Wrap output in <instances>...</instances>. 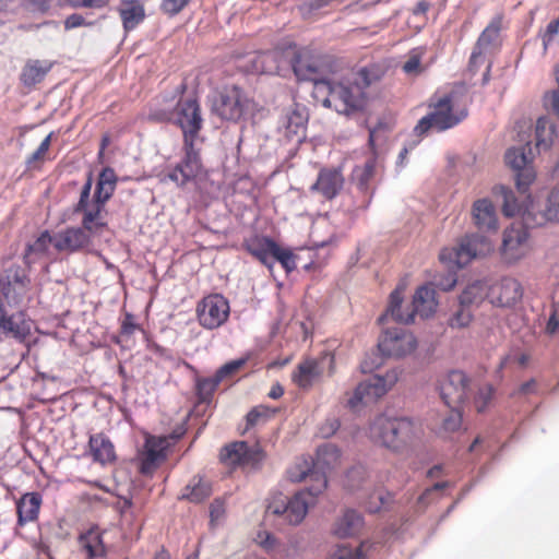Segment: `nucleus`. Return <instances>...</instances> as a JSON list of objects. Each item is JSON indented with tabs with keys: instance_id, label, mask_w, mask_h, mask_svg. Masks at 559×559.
Returning <instances> with one entry per match:
<instances>
[{
	"instance_id": "obj_13",
	"label": "nucleus",
	"mask_w": 559,
	"mask_h": 559,
	"mask_svg": "<svg viewBox=\"0 0 559 559\" xmlns=\"http://www.w3.org/2000/svg\"><path fill=\"white\" fill-rule=\"evenodd\" d=\"M229 302L221 294H212L204 297L197 307L200 324L209 330L223 325L229 317Z\"/></svg>"
},
{
	"instance_id": "obj_11",
	"label": "nucleus",
	"mask_w": 559,
	"mask_h": 559,
	"mask_svg": "<svg viewBox=\"0 0 559 559\" xmlns=\"http://www.w3.org/2000/svg\"><path fill=\"white\" fill-rule=\"evenodd\" d=\"M506 163L512 168L515 176L516 188L520 192L525 193L535 180L536 174L531 165L532 148L527 142L525 145L510 147L504 155Z\"/></svg>"
},
{
	"instance_id": "obj_57",
	"label": "nucleus",
	"mask_w": 559,
	"mask_h": 559,
	"mask_svg": "<svg viewBox=\"0 0 559 559\" xmlns=\"http://www.w3.org/2000/svg\"><path fill=\"white\" fill-rule=\"evenodd\" d=\"M545 108L559 118V91L554 90L544 97Z\"/></svg>"
},
{
	"instance_id": "obj_28",
	"label": "nucleus",
	"mask_w": 559,
	"mask_h": 559,
	"mask_svg": "<svg viewBox=\"0 0 559 559\" xmlns=\"http://www.w3.org/2000/svg\"><path fill=\"white\" fill-rule=\"evenodd\" d=\"M51 68L52 63L48 60L29 59L21 71L20 80L24 86H34L45 79Z\"/></svg>"
},
{
	"instance_id": "obj_10",
	"label": "nucleus",
	"mask_w": 559,
	"mask_h": 559,
	"mask_svg": "<svg viewBox=\"0 0 559 559\" xmlns=\"http://www.w3.org/2000/svg\"><path fill=\"white\" fill-rule=\"evenodd\" d=\"M92 190V175L88 176L86 182L82 187L80 200L75 206L76 213H83L82 226L90 234H96L107 226L106 222V203H99L95 198L90 200Z\"/></svg>"
},
{
	"instance_id": "obj_6",
	"label": "nucleus",
	"mask_w": 559,
	"mask_h": 559,
	"mask_svg": "<svg viewBox=\"0 0 559 559\" xmlns=\"http://www.w3.org/2000/svg\"><path fill=\"white\" fill-rule=\"evenodd\" d=\"M370 437L386 448L397 450L415 437V427L407 418H390L381 415L371 424Z\"/></svg>"
},
{
	"instance_id": "obj_8",
	"label": "nucleus",
	"mask_w": 559,
	"mask_h": 559,
	"mask_svg": "<svg viewBox=\"0 0 559 559\" xmlns=\"http://www.w3.org/2000/svg\"><path fill=\"white\" fill-rule=\"evenodd\" d=\"M399 377L400 372L396 369L388 371L384 376L369 377L356 386L347 401V406L352 411H357L364 405L374 403L397 382Z\"/></svg>"
},
{
	"instance_id": "obj_14",
	"label": "nucleus",
	"mask_w": 559,
	"mask_h": 559,
	"mask_svg": "<svg viewBox=\"0 0 559 559\" xmlns=\"http://www.w3.org/2000/svg\"><path fill=\"white\" fill-rule=\"evenodd\" d=\"M501 24L502 19L500 16H496L481 32L469 58L471 70H477L485 63L487 56L499 49L501 45Z\"/></svg>"
},
{
	"instance_id": "obj_53",
	"label": "nucleus",
	"mask_w": 559,
	"mask_h": 559,
	"mask_svg": "<svg viewBox=\"0 0 559 559\" xmlns=\"http://www.w3.org/2000/svg\"><path fill=\"white\" fill-rule=\"evenodd\" d=\"M559 34V16L551 21L544 33L540 35L543 40L544 50L548 49V46L552 43L555 37Z\"/></svg>"
},
{
	"instance_id": "obj_49",
	"label": "nucleus",
	"mask_w": 559,
	"mask_h": 559,
	"mask_svg": "<svg viewBox=\"0 0 559 559\" xmlns=\"http://www.w3.org/2000/svg\"><path fill=\"white\" fill-rule=\"evenodd\" d=\"M222 380L215 374L212 378L199 380L197 391L201 401H207Z\"/></svg>"
},
{
	"instance_id": "obj_31",
	"label": "nucleus",
	"mask_w": 559,
	"mask_h": 559,
	"mask_svg": "<svg viewBox=\"0 0 559 559\" xmlns=\"http://www.w3.org/2000/svg\"><path fill=\"white\" fill-rule=\"evenodd\" d=\"M41 504V496L38 492H28L22 496L17 501V522L24 525L27 522L35 521L38 516Z\"/></svg>"
},
{
	"instance_id": "obj_17",
	"label": "nucleus",
	"mask_w": 559,
	"mask_h": 559,
	"mask_svg": "<svg viewBox=\"0 0 559 559\" xmlns=\"http://www.w3.org/2000/svg\"><path fill=\"white\" fill-rule=\"evenodd\" d=\"M471 382L461 370L450 371L440 382V395L449 407H460L469 396Z\"/></svg>"
},
{
	"instance_id": "obj_51",
	"label": "nucleus",
	"mask_w": 559,
	"mask_h": 559,
	"mask_svg": "<svg viewBox=\"0 0 559 559\" xmlns=\"http://www.w3.org/2000/svg\"><path fill=\"white\" fill-rule=\"evenodd\" d=\"M492 394H493V388L491 385L486 384V385L479 388L478 393L475 399V405L479 413L485 411L487 404L489 403V401L492 397Z\"/></svg>"
},
{
	"instance_id": "obj_42",
	"label": "nucleus",
	"mask_w": 559,
	"mask_h": 559,
	"mask_svg": "<svg viewBox=\"0 0 559 559\" xmlns=\"http://www.w3.org/2000/svg\"><path fill=\"white\" fill-rule=\"evenodd\" d=\"M340 459V451L333 444H325L318 449L317 459L313 462L317 471H321L325 476V471L333 467Z\"/></svg>"
},
{
	"instance_id": "obj_27",
	"label": "nucleus",
	"mask_w": 559,
	"mask_h": 559,
	"mask_svg": "<svg viewBox=\"0 0 559 559\" xmlns=\"http://www.w3.org/2000/svg\"><path fill=\"white\" fill-rule=\"evenodd\" d=\"M261 459V449L259 447L249 448L245 441H238L226 445L221 453V460L229 465L248 463L254 464Z\"/></svg>"
},
{
	"instance_id": "obj_2",
	"label": "nucleus",
	"mask_w": 559,
	"mask_h": 559,
	"mask_svg": "<svg viewBox=\"0 0 559 559\" xmlns=\"http://www.w3.org/2000/svg\"><path fill=\"white\" fill-rule=\"evenodd\" d=\"M312 95L324 107L348 117L361 112L368 100L360 83L347 75L340 80L330 79L328 82L317 83Z\"/></svg>"
},
{
	"instance_id": "obj_4",
	"label": "nucleus",
	"mask_w": 559,
	"mask_h": 559,
	"mask_svg": "<svg viewBox=\"0 0 559 559\" xmlns=\"http://www.w3.org/2000/svg\"><path fill=\"white\" fill-rule=\"evenodd\" d=\"M492 250V243L486 237L479 235L465 236L457 247L443 249L440 252L441 262L448 265L449 272L467 265L473 259L487 255ZM456 284L453 274H449L445 282L438 283L442 290H450Z\"/></svg>"
},
{
	"instance_id": "obj_55",
	"label": "nucleus",
	"mask_w": 559,
	"mask_h": 559,
	"mask_svg": "<svg viewBox=\"0 0 559 559\" xmlns=\"http://www.w3.org/2000/svg\"><path fill=\"white\" fill-rule=\"evenodd\" d=\"M226 512V503L223 498H216L210 506L211 523L219 522Z\"/></svg>"
},
{
	"instance_id": "obj_61",
	"label": "nucleus",
	"mask_w": 559,
	"mask_h": 559,
	"mask_svg": "<svg viewBox=\"0 0 559 559\" xmlns=\"http://www.w3.org/2000/svg\"><path fill=\"white\" fill-rule=\"evenodd\" d=\"M72 7L76 8H102L108 0H67Z\"/></svg>"
},
{
	"instance_id": "obj_9",
	"label": "nucleus",
	"mask_w": 559,
	"mask_h": 559,
	"mask_svg": "<svg viewBox=\"0 0 559 559\" xmlns=\"http://www.w3.org/2000/svg\"><path fill=\"white\" fill-rule=\"evenodd\" d=\"M251 100L237 86L224 88L212 103V110L224 120L238 121L250 109Z\"/></svg>"
},
{
	"instance_id": "obj_62",
	"label": "nucleus",
	"mask_w": 559,
	"mask_h": 559,
	"mask_svg": "<svg viewBox=\"0 0 559 559\" xmlns=\"http://www.w3.org/2000/svg\"><path fill=\"white\" fill-rule=\"evenodd\" d=\"M330 559H359V555L346 547H340Z\"/></svg>"
},
{
	"instance_id": "obj_23",
	"label": "nucleus",
	"mask_w": 559,
	"mask_h": 559,
	"mask_svg": "<svg viewBox=\"0 0 559 559\" xmlns=\"http://www.w3.org/2000/svg\"><path fill=\"white\" fill-rule=\"evenodd\" d=\"M307 120L308 116L305 109L294 106L283 114L278 122V130L287 140L300 142L305 138Z\"/></svg>"
},
{
	"instance_id": "obj_22",
	"label": "nucleus",
	"mask_w": 559,
	"mask_h": 559,
	"mask_svg": "<svg viewBox=\"0 0 559 559\" xmlns=\"http://www.w3.org/2000/svg\"><path fill=\"white\" fill-rule=\"evenodd\" d=\"M185 158L173 170H170L166 178L174 181L177 186H183L192 180L201 169V162L194 144H185Z\"/></svg>"
},
{
	"instance_id": "obj_25",
	"label": "nucleus",
	"mask_w": 559,
	"mask_h": 559,
	"mask_svg": "<svg viewBox=\"0 0 559 559\" xmlns=\"http://www.w3.org/2000/svg\"><path fill=\"white\" fill-rule=\"evenodd\" d=\"M28 282L25 271L17 265H12L0 277V288L9 301L19 302L26 292Z\"/></svg>"
},
{
	"instance_id": "obj_35",
	"label": "nucleus",
	"mask_w": 559,
	"mask_h": 559,
	"mask_svg": "<svg viewBox=\"0 0 559 559\" xmlns=\"http://www.w3.org/2000/svg\"><path fill=\"white\" fill-rule=\"evenodd\" d=\"M117 185V176L112 168H104L97 180L96 189L94 192L95 199L99 203H106L114 194Z\"/></svg>"
},
{
	"instance_id": "obj_20",
	"label": "nucleus",
	"mask_w": 559,
	"mask_h": 559,
	"mask_svg": "<svg viewBox=\"0 0 559 559\" xmlns=\"http://www.w3.org/2000/svg\"><path fill=\"white\" fill-rule=\"evenodd\" d=\"M471 215L474 226L481 233L479 236L485 237L484 234H495L499 229L497 209L488 198L476 200L472 205ZM486 238L490 241L487 236Z\"/></svg>"
},
{
	"instance_id": "obj_16",
	"label": "nucleus",
	"mask_w": 559,
	"mask_h": 559,
	"mask_svg": "<svg viewBox=\"0 0 559 559\" xmlns=\"http://www.w3.org/2000/svg\"><path fill=\"white\" fill-rule=\"evenodd\" d=\"M176 121L183 132L185 144H194L203 121L197 99H181L177 104Z\"/></svg>"
},
{
	"instance_id": "obj_37",
	"label": "nucleus",
	"mask_w": 559,
	"mask_h": 559,
	"mask_svg": "<svg viewBox=\"0 0 559 559\" xmlns=\"http://www.w3.org/2000/svg\"><path fill=\"white\" fill-rule=\"evenodd\" d=\"M539 219H536V224L559 222V183L549 192L539 209Z\"/></svg>"
},
{
	"instance_id": "obj_39",
	"label": "nucleus",
	"mask_w": 559,
	"mask_h": 559,
	"mask_svg": "<svg viewBox=\"0 0 559 559\" xmlns=\"http://www.w3.org/2000/svg\"><path fill=\"white\" fill-rule=\"evenodd\" d=\"M536 146L539 150H548L556 138L555 124L547 118L540 117L535 128Z\"/></svg>"
},
{
	"instance_id": "obj_46",
	"label": "nucleus",
	"mask_w": 559,
	"mask_h": 559,
	"mask_svg": "<svg viewBox=\"0 0 559 559\" xmlns=\"http://www.w3.org/2000/svg\"><path fill=\"white\" fill-rule=\"evenodd\" d=\"M486 296V285L479 281L469 284L460 295V301L463 305H474L479 302Z\"/></svg>"
},
{
	"instance_id": "obj_33",
	"label": "nucleus",
	"mask_w": 559,
	"mask_h": 559,
	"mask_svg": "<svg viewBox=\"0 0 559 559\" xmlns=\"http://www.w3.org/2000/svg\"><path fill=\"white\" fill-rule=\"evenodd\" d=\"M212 485L201 476H194L183 488L180 499L200 503L212 493Z\"/></svg>"
},
{
	"instance_id": "obj_52",
	"label": "nucleus",
	"mask_w": 559,
	"mask_h": 559,
	"mask_svg": "<svg viewBox=\"0 0 559 559\" xmlns=\"http://www.w3.org/2000/svg\"><path fill=\"white\" fill-rule=\"evenodd\" d=\"M191 0H163L160 9L164 13L174 16L182 11Z\"/></svg>"
},
{
	"instance_id": "obj_50",
	"label": "nucleus",
	"mask_w": 559,
	"mask_h": 559,
	"mask_svg": "<svg viewBox=\"0 0 559 559\" xmlns=\"http://www.w3.org/2000/svg\"><path fill=\"white\" fill-rule=\"evenodd\" d=\"M462 424V414L459 407H450V413L442 420L441 430L444 432H454L460 429Z\"/></svg>"
},
{
	"instance_id": "obj_21",
	"label": "nucleus",
	"mask_w": 559,
	"mask_h": 559,
	"mask_svg": "<svg viewBox=\"0 0 559 559\" xmlns=\"http://www.w3.org/2000/svg\"><path fill=\"white\" fill-rule=\"evenodd\" d=\"M170 445L168 438L148 436L144 449L139 454L140 472L144 475L153 473L166 457V450Z\"/></svg>"
},
{
	"instance_id": "obj_41",
	"label": "nucleus",
	"mask_w": 559,
	"mask_h": 559,
	"mask_svg": "<svg viewBox=\"0 0 559 559\" xmlns=\"http://www.w3.org/2000/svg\"><path fill=\"white\" fill-rule=\"evenodd\" d=\"M521 284L514 278H506L500 284L499 301L501 306L510 307L522 297Z\"/></svg>"
},
{
	"instance_id": "obj_56",
	"label": "nucleus",
	"mask_w": 559,
	"mask_h": 559,
	"mask_svg": "<svg viewBox=\"0 0 559 559\" xmlns=\"http://www.w3.org/2000/svg\"><path fill=\"white\" fill-rule=\"evenodd\" d=\"M52 138V132L49 133L40 143L38 148L26 159V164L31 167L35 162L41 160L45 154L48 152L50 142Z\"/></svg>"
},
{
	"instance_id": "obj_7",
	"label": "nucleus",
	"mask_w": 559,
	"mask_h": 559,
	"mask_svg": "<svg viewBox=\"0 0 559 559\" xmlns=\"http://www.w3.org/2000/svg\"><path fill=\"white\" fill-rule=\"evenodd\" d=\"M246 250L272 271L274 262L281 263L286 273L297 267L296 255L289 248L278 246L269 237H251L245 242Z\"/></svg>"
},
{
	"instance_id": "obj_18",
	"label": "nucleus",
	"mask_w": 559,
	"mask_h": 559,
	"mask_svg": "<svg viewBox=\"0 0 559 559\" xmlns=\"http://www.w3.org/2000/svg\"><path fill=\"white\" fill-rule=\"evenodd\" d=\"M376 157H368L364 164L356 165L350 174V181L358 192V200L354 204V209L366 210L370 205L372 198V190L370 181L373 179L377 171Z\"/></svg>"
},
{
	"instance_id": "obj_60",
	"label": "nucleus",
	"mask_w": 559,
	"mask_h": 559,
	"mask_svg": "<svg viewBox=\"0 0 559 559\" xmlns=\"http://www.w3.org/2000/svg\"><path fill=\"white\" fill-rule=\"evenodd\" d=\"M243 364L242 360H234V361H230L228 364H225L224 366H222L217 371H216V376L218 377V379L221 380H224L226 377L233 374L234 372H236L240 366Z\"/></svg>"
},
{
	"instance_id": "obj_12",
	"label": "nucleus",
	"mask_w": 559,
	"mask_h": 559,
	"mask_svg": "<svg viewBox=\"0 0 559 559\" xmlns=\"http://www.w3.org/2000/svg\"><path fill=\"white\" fill-rule=\"evenodd\" d=\"M530 234L522 223H513L502 235L500 254L504 262L515 263L530 251Z\"/></svg>"
},
{
	"instance_id": "obj_19",
	"label": "nucleus",
	"mask_w": 559,
	"mask_h": 559,
	"mask_svg": "<svg viewBox=\"0 0 559 559\" xmlns=\"http://www.w3.org/2000/svg\"><path fill=\"white\" fill-rule=\"evenodd\" d=\"M292 67L297 79L313 82V88L317 83L328 82L330 80L324 76L325 63L323 59L312 55L308 50H301L296 53L292 61Z\"/></svg>"
},
{
	"instance_id": "obj_24",
	"label": "nucleus",
	"mask_w": 559,
	"mask_h": 559,
	"mask_svg": "<svg viewBox=\"0 0 559 559\" xmlns=\"http://www.w3.org/2000/svg\"><path fill=\"white\" fill-rule=\"evenodd\" d=\"M345 183L341 169L323 168L319 171L317 180L310 187V191L322 195L326 200L334 199Z\"/></svg>"
},
{
	"instance_id": "obj_54",
	"label": "nucleus",
	"mask_w": 559,
	"mask_h": 559,
	"mask_svg": "<svg viewBox=\"0 0 559 559\" xmlns=\"http://www.w3.org/2000/svg\"><path fill=\"white\" fill-rule=\"evenodd\" d=\"M16 28L22 32H36L41 28L49 29L53 34L58 32V25L56 22H52V21H46V22L38 23V24L22 23V24L17 25Z\"/></svg>"
},
{
	"instance_id": "obj_45",
	"label": "nucleus",
	"mask_w": 559,
	"mask_h": 559,
	"mask_svg": "<svg viewBox=\"0 0 559 559\" xmlns=\"http://www.w3.org/2000/svg\"><path fill=\"white\" fill-rule=\"evenodd\" d=\"M426 53L424 47H416L407 55V60L404 62L402 69L407 75H418L424 71L421 59Z\"/></svg>"
},
{
	"instance_id": "obj_64",
	"label": "nucleus",
	"mask_w": 559,
	"mask_h": 559,
	"mask_svg": "<svg viewBox=\"0 0 559 559\" xmlns=\"http://www.w3.org/2000/svg\"><path fill=\"white\" fill-rule=\"evenodd\" d=\"M83 24H84V19H83V16H81L79 14H72V15L68 16L64 22V26L67 29L75 28Z\"/></svg>"
},
{
	"instance_id": "obj_5",
	"label": "nucleus",
	"mask_w": 559,
	"mask_h": 559,
	"mask_svg": "<svg viewBox=\"0 0 559 559\" xmlns=\"http://www.w3.org/2000/svg\"><path fill=\"white\" fill-rule=\"evenodd\" d=\"M403 289L402 286H399L391 293L388 309L385 313L378 319L380 323L391 318L396 322L408 324L413 322L415 314H419L421 318H428L435 312L438 304L433 287L429 285L419 287L413 298V310L407 313L401 311Z\"/></svg>"
},
{
	"instance_id": "obj_36",
	"label": "nucleus",
	"mask_w": 559,
	"mask_h": 559,
	"mask_svg": "<svg viewBox=\"0 0 559 559\" xmlns=\"http://www.w3.org/2000/svg\"><path fill=\"white\" fill-rule=\"evenodd\" d=\"M282 52L272 50L257 56L253 60L254 70L259 73L278 74L281 70Z\"/></svg>"
},
{
	"instance_id": "obj_34",
	"label": "nucleus",
	"mask_w": 559,
	"mask_h": 559,
	"mask_svg": "<svg viewBox=\"0 0 559 559\" xmlns=\"http://www.w3.org/2000/svg\"><path fill=\"white\" fill-rule=\"evenodd\" d=\"M362 516L355 510H347L344 515L335 523L334 534L337 537L346 538L354 536L362 526Z\"/></svg>"
},
{
	"instance_id": "obj_30",
	"label": "nucleus",
	"mask_w": 559,
	"mask_h": 559,
	"mask_svg": "<svg viewBox=\"0 0 559 559\" xmlns=\"http://www.w3.org/2000/svg\"><path fill=\"white\" fill-rule=\"evenodd\" d=\"M88 447L95 462L105 465L116 460L115 447L103 433L92 435Z\"/></svg>"
},
{
	"instance_id": "obj_38",
	"label": "nucleus",
	"mask_w": 559,
	"mask_h": 559,
	"mask_svg": "<svg viewBox=\"0 0 559 559\" xmlns=\"http://www.w3.org/2000/svg\"><path fill=\"white\" fill-rule=\"evenodd\" d=\"M79 543L81 548L86 551L88 558L103 557L105 555L103 538L97 530H90L82 534Z\"/></svg>"
},
{
	"instance_id": "obj_15",
	"label": "nucleus",
	"mask_w": 559,
	"mask_h": 559,
	"mask_svg": "<svg viewBox=\"0 0 559 559\" xmlns=\"http://www.w3.org/2000/svg\"><path fill=\"white\" fill-rule=\"evenodd\" d=\"M415 336L403 328L388 329L378 342V349L383 356L400 358L415 350Z\"/></svg>"
},
{
	"instance_id": "obj_59",
	"label": "nucleus",
	"mask_w": 559,
	"mask_h": 559,
	"mask_svg": "<svg viewBox=\"0 0 559 559\" xmlns=\"http://www.w3.org/2000/svg\"><path fill=\"white\" fill-rule=\"evenodd\" d=\"M340 428V421L337 418H329L325 420L324 424L320 427V435L322 438H330L332 437L337 429Z\"/></svg>"
},
{
	"instance_id": "obj_26",
	"label": "nucleus",
	"mask_w": 559,
	"mask_h": 559,
	"mask_svg": "<svg viewBox=\"0 0 559 559\" xmlns=\"http://www.w3.org/2000/svg\"><path fill=\"white\" fill-rule=\"evenodd\" d=\"M91 235L83 226L67 228L53 236V247L58 251H80L91 245Z\"/></svg>"
},
{
	"instance_id": "obj_44",
	"label": "nucleus",
	"mask_w": 559,
	"mask_h": 559,
	"mask_svg": "<svg viewBox=\"0 0 559 559\" xmlns=\"http://www.w3.org/2000/svg\"><path fill=\"white\" fill-rule=\"evenodd\" d=\"M53 245V237L48 231H44L34 242L27 245L24 260L27 264L34 262L33 255L43 254L47 251L49 245Z\"/></svg>"
},
{
	"instance_id": "obj_58",
	"label": "nucleus",
	"mask_w": 559,
	"mask_h": 559,
	"mask_svg": "<svg viewBox=\"0 0 559 559\" xmlns=\"http://www.w3.org/2000/svg\"><path fill=\"white\" fill-rule=\"evenodd\" d=\"M267 416H269L267 412L264 408L255 407L248 413L247 425L250 427V426L261 424V423L265 421Z\"/></svg>"
},
{
	"instance_id": "obj_48",
	"label": "nucleus",
	"mask_w": 559,
	"mask_h": 559,
	"mask_svg": "<svg viewBox=\"0 0 559 559\" xmlns=\"http://www.w3.org/2000/svg\"><path fill=\"white\" fill-rule=\"evenodd\" d=\"M503 197L502 212L508 217H513L522 213V204L516 200L513 192L506 187H500Z\"/></svg>"
},
{
	"instance_id": "obj_29",
	"label": "nucleus",
	"mask_w": 559,
	"mask_h": 559,
	"mask_svg": "<svg viewBox=\"0 0 559 559\" xmlns=\"http://www.w3.org/2000/svg\"><path fill=\"white\" fill-rule=\"evenodd\" d=\"M32 326V321L26 319L24 313L19 312L4 318L0 332L5 336H10L22 342L31 334Z\"/></svg>"
},
{
	"instance_id": "obj_3",
	"label": "nucleus",
	"mask_w": 559,
	"mask_h": 559,
	"mask_svg": "<svg viewBox=\"0 0 559 559\" xmlns=\"http://www.w3.org/2000/svg\"><path fill=\"white\" fill-rule=\"evenodd\" d=\"M462 98L457 90L436 94L430 100V111L418 121L415 132L424 134L430 129L440 132L459 124L467 117V108Z\"/></svg>"
},
{
	"instance_id": "obj_32",
	"label": "nucleus",
	"mask_w": 559,
	"mask_h": 559,
	"mask_svg": "<svg viewBox=\"0 0 559 559\" xmlns=\"http://www.w3.org/2000/svg\"><path fill=\"white\" fill-rule=\"evenodd\" d=\"M118 11L126 31L133 29L145 17L144 7L139 0L122 1Z\"/></svg>"
},
{
	"instance_id": "obj_47",
	"label": "nucleus",
	"mask_w": 559,
	"mask_h": 559,
	"mask_svg": "<svg viewBox=\"0 0 559 559\" xmlns=\"http://www.w3.org/2000/svg\"><path fill=\"white\" fill-rule=\"evenodd\" d=\"M472 319L473 313L471 306L460 302L456 309L450 316L448 323L452 329H463L468 326V324L472 322Z\"/></svg>"
},
{
	"instance_id": "obj_43",
	"label": "nucleus",
	"mask_w": 559,
	"mask_h": 559,
	"mask_svg": "<svg viewBox=\"0 0 559 559\" xmlns=\"http://www.w3.org/2000/svg\"><path fill=\"white\" fill-rule=\"evenodd\" d=\"M383 74V71L378 66H367L360 68L356 72L349 73L347 76L350 80L357 81L360 83L362 91L369 87L372 83L377 82Z\"/></svg>"
},
{
	"instance_id": "obj_63",
	"label": "nucleus",
	"mask_w": 559,
	"mask_h": 559,
	"mask_svg": "<svg viewBox=\"0 0 559 559\" xmlns=\"http://www.w3.org/2000/svg\"><path fill=\"white\" fill-rule=\"evenodd\" d=\"M138 329V325L134 323L133 317L131 314H126L122 324H121V333L124 335H131Z\"/></svg>"
},
{
	"instance_id": "obj_40",
	"label": "nucleus",
	"mask_w": 559,
	"mask_h": 559,
	"mask_svg": "<svg viewBox=\"0 0 559 559\" xmlns=\"http://www.w3.org/2000/svg\"><path fill=\"white\" fill-rule=\"evenodd\" d=\"M319 376L317 362L312 360L300 364L293 373V381L300 388H309Z\"/></svg>"
},
{
	"instance_id": "obj_1",
	"label": "nucleus",
	"mask_w": 559,
	"mask_h": 559,
	"mask_svg": "<svg viewBox=\"0 0 559 559\" xmlns=\"http://www.w3.org/2000/svg\"><path fill=\"white\" fill-rule=\"evenodd\" d=\"M287 476L289 480L299 483L309 480L310 486L297 491L288 498L278 492L272 496L266 513L283 516L289 524L297 525L306 516L310 507L316 503L317 497L326 488V476L317 471L313 461L300 457L288 468Z\"/></svg>"
}]
</instances>
